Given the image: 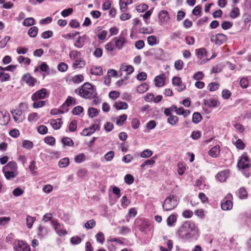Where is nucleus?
I'll return each instance as SVG.
<instances>
[{"label": "nucleus", "mask_w": 251, "mask_h": 251, "mask_svg": "<svg viewBox=\"0 0 251 251\" xmlns=\"http://www.w3.org/2000/svg\"><path fill=\"white\" fill-rule=\"evenodd\" d=\"M10 120V115L6 111H0V125H6Z\"/></svg>", "instance_id": "nucleus-13"}, {"label": "nucleus", "mask_w": 251, "mask_h": 251, "mask_svg": "<svg viewBox=\"0 0 251 251\" xmlns=\"http://www.w3.org/2000/svg\"><path fill=\"white\" fill-rule=\"evenodd\" d=\"M84 80V77L82 75H75L72 78V81L73 82L75 83H79Z\"/></svg>", "instance_id": "nucleus-55"}, {"label": "nucleus", "mask_w": 251, "mask_h": 251, "mask_svg": "<svg viewBox=\"0 0 251 251\" xmlns=\"http://www.w3.org/2000/svg\"><path fill=\"white\" fill-rule=\"evenodd\" d=\"M201 115L198 112H195L192 117V122L195 124H198L201 120Z\"/></svg>", "instance_id": "nucleus-43"}, {"label": "nucleus", "mask_w": 251, "mask_h": 251, "mask_svg": "<svg viewBox=\"0 0 251 251\" xmlns=\"http://www.w3.org/2000/svg\"><path fill=\"white\" fill-rule=\"evenodd\" d=\"M128 104L126 102L118 101L115 102L114 107L117 110L126 109L128 108Z\"/></svg>", "instance_id": "nucleus-20"}, {"label": "nucleus", "mask_w": 251, "mask_h": 251, "mask_svg": "<svg viewBox=\"0 0 251 251\" xmlns=\"http://www.w3.org/2000/svg\"><path fill=\"white\" fill-rule=\"evenodd\" d=\"M15 251H30V247L25 242L18 240L14 247Z\"/></svg>", "instance_id": "nucleus-6"}, {"label": "nucleus", "mask_w": 251, "mask_h": 251, "mask_svg": "<svg viewBox=\"0 0 251 251\" xmlns=\"http://www.w3.org/2000/svg\"><path fill=\"white\" fill-rule=\"evenodd\" d=\"M233 144L239 150H243L245 147V144L240 139L237 140L235 142L233 143Z\"/></svg>", "instance_id": "nucleus-48"}, {"label": "nucleus", "mask_w": 251, "mask_h": 251, "mask_svg": "<svg viewBox=\"0 0 251 251\" xmlns=\"http://www.w3.org/2000/svg\"><path fill=\"white\" fill-rule=\"evenodd\" d=\"M240 14V11L238 8L234 7L231 9L229 16L232 19H235L239 16Z\"/></svg>", "instance_id": "nucleus-38"}, {"label": "nucleus", "mask_w": 251, "mask_h": 251, "mask_svg": "<svg viewBox=\"0 0 251 251\" xmlns=\"http://www.w3.org/2000/svg\"><path fill=\"white\" fill-rule=\"evenodd\" d=\"M48 233V230H47V229L41 226V225H40L39 226H38V236L39 237H40V238H43L44 236H45Z\"/></svg>", "instance_id": "nucleus-29"}, {"label": "nucleus", "mask_w": 251, "mask_h": 251, "mask_svg": "<svg viewBox=\"0 0 251 251\" xmlns=\"http://www.w3.org/2000/svg\"><path fill=\"white\" fill-rule=\"evenodd\" d=\"M39 119V115L38 113L36 112H33L29 114L27 117V120L30 123L36 122Z\"/></svg>", "instance_id": "nucleus-32"}, {"label": "nucleus", "mask_w": 251, "mask_h": 251, "mask_svg": "<svg viewBox=\"0 0 251 251\" xmlns=\"http://www.w3.org/2000/svg\"><path fill=\"white\" fill-rule=\"evenodd\" d=\"M46 95L47 90L45 88H42L33 93L32 95L31 99L33 101L43 99L46 98Z\"/></svg>", "instance_id": "nucleus-8"}, {"label": "nucleus", "mask_w": 251, "mask_h": 251, "mask_svg": "<svg viewBox=\"0 0 251 251\" xmlns=\"http://www.w3.org/2000/svg\"><path fill=\"white\" fill-rule=\"evenodd\" d=\"M23 148L27 150L31 149L33 147V144L32 142L28 140H25L23 141L22 144Z\"/></svg>", "instance_id": "nucleus-57"}, {"label": "nucleus", "mask_w": 251, "mask_h": 251, "mask_svg": "<svg viewBox=\"0 0 251 251\" xmlns=\"http://www.w3.org/2000/svg\"><path fill=\"white\" fill-rule=\"evenodd\" d=\"M94 86L88 82L84 83L81 88L75 90V93L84 99H91L95 94Z\"/></svg>", "instance_id": "nucleus-2"}, {"label": "nucleus", "mask_w": 251, "mask_h": 251, "mask_svg": "<svg viewBox=\"0 0 251 251\" xmlns=\"http://www.w3.org/2000/svg\"><path fill=\"white\" fill-rule=\"evenodd\" d=\"M172 84L176 87L178 91H182L185 88V84L182 83L181 79L178 76H174L172 78Z\"/></svg>", "instance_id": "nucleus-9"}, {"label": "nucleus", "mask_w": 251, "mask_h": 251, "mask_svg": "<svg viewBox=\"0 0 251 251\" xmlns=\"http://www.w3.org/2000/svg\"><path fill=\"white\" fill-rule=\"evenodd\" d=\"M88 113L90 117L93 118L97 116L99 111L96 108L91 107L88 109Z\"/></svg>", "instance_id": "nucleus-50"}, {"label": "nucleus", "mask_w": 251, "mask_h": 251, "mask_svg": "<svg viewBox=\"0 0 251 251\" xmlns=\"http://www.w3.org/2000/svg\"><path fill=\"white\" fill-rule=\"evenodd\" d=\"M179 199L176 196L170 195L166 198L162 207L164 210L170 211L174 209L179 203Z\"/></svg>", "instance_id": "nucleus-3"}, {"label": "nucleus", "mask_w": 251, "mask_h": 251, "mask_svg": "<svg viewBox=\"0 0 251 251\" xmlns=\"http://www.w3.org/2000/svg\"><path fill=\"white\" fill-rule=\"evenodd\" d=\"M96 225V222L94 220H90L85 224V227L87 229H91Z\"/></svg>", "instance_id": "nucleus-59"}, {"label": "nucleus", "mask_w": 251, "mask_h": 251, "mask_svg": "<svg viewBox=\"0 0 251 251\" xmlns=\"http://www.w3.org/2000/svg\"><path fill=\"white\" fill-rule=\"evenodd\" d=\"M85 61L82 58H78L75 60L73 66L74 69L81 68L85 66Z\"/></svg>", "instance_id": "nucleus-19"}, {"label": "nucleus", "mask_w": 251, "mask_h": 251, "mask_svg": "<svg viewBox=\"0 0 251 251\" xmlns=\"http://www.w3.org/2000/svg\"><path fill=\"white\" fill-rule=\"evenodd\" d=\"M90 72L93 75H101L103 73V70L100 66H92L90 68Z\"/></svg>", "instance_id": "nucleus-16"}, {"label": "nucleus", "mask_w": 251, "mask_h": 251, "mask_svg": "<svg viewBox=\"0 0 251 251\" xmlns=\"http://www.w3.org/2000/svg\"><path fill=\"white\" fill-rule=\"evenodd\" d=\"M166 81L165 75L164 74H160L154 78L155 85L156 87H161L165 85Z\"/></svg>", "instance_id": "nucleus-14"}, {"label": "nucleus", "mask_w": 251, "mask_h": 251, "mask_svg": "<svg viewBox=\"0 0 251 251\" xmlns=\"http://www.w3.org/2000/svg\"><path fill=\"white\" fill-rule=\"evenodd\" d=\"M108 96L110 99L115 100L119 97L120 93L117 91H112L109 92Z\"/></svg>", "instance_id": "nucleus-64"}, {"label": "nucleus", "mask_w": 251, "mask_h": 251, "mask_svg": "<svg viewBox=\"0 0 251 251\" xmlns=\"http://www.w3.org/2000/svg\"><path fill=\"white\" fill-rule=\"evenodd\" d=\"M177 167L178 174L180 176L184 174L186 170V167L185 164L182 163H178L177 164Z\"/></svg>", "instance_id": "nucleus-51"}, {"label": "nucleus", "mask_w": 251, "mask_h": 251, "mask_svg": "<svg viewBox=\"0 0 251 251\" xmlns=\"http://www.w3.org/2000/svg\"><path fill=\"white\" fill-rule=\"evenodd\" d=\"M177 220V215L173 214L170 215L167 219V224L169 226H173Z\"/></svg>", "instance_id": "nucleus-22"}, {"label": "nucleus", "mask_w": 251, "mask_h": 251, "mask_svg": "<svg viewBox=\"0 0 251 251\" xmlns=\"http://www.w3.org/2000/svg\"><path fill=\"white\" fill-rule=\"evenodd\" d=\"M38 32V27L36 26H32L29 29L28 34L30 37L34 38L37 36Z\"/></svg>", "instance_id": "nucleus-37"}, {"label": "nucleus", "mask_w": 251, "mask_h": 251, "mask_svg": "<svg viewBox=\"0 0 251 251\" xmlns=\"http://www.w3.org/2000/svg\"><path fill=\"white\" fill-rule=\"evenodd\" d=\"M17 61L20 63H22L24 62L25 64L29 65L30 63V59L28 57H25L23 56H20L17 58Z\"/></svg>", "instance_id": "nucleus-46"}, {"label": "nucleus", "mask_w": 251, "mask_h": 251, "mask_svg": "<svg viewBox=\"0 0 251 251\" xmlns=\"http://www.w3.org/2000/svg\"><path fill=\"white\" fill-rule=\"evenodd\" d=\"M229 176V172L227 170H224L218 173L216 176L217 178L220 182H224L226 181Z\"/></svg>", "instance_id": "nucleus-18"}, {"label": "nucleus", "mask_w": 251, "mask_h": 251, "mask_svg": "<svg viewBox=\"0 0 251 251\" xmlns=\"http://www.w3.org/2000/svg\"><path fill=\"white\" fill-rule=\"evenodd\" d=\"M198 232V228L194 223L185 221L178 229L176 233L179 239L185 242L197 239L199 236Z\"/></svg>", "instance_id": "nucleus-1"}, {"label": "nucleus", "mask_w": 251, "mask_h": 251, "mask_svg": "<svg viewBox=\"0 0 251 251\" xmlns=\"http://www.w3.org/2000/svg\"><path fill=\"white\" fill-rule=\"evenodd\" d=\"M37 131L41 134H45L48 132V128L44 125H41L38 127Z\"/></svg>", "instance_id": "nucleus-61"}, {"label": "nucleus", "mask_w": 251, "mask_h": 251, "mask_svg": "<svg viewBox=\"0 0 251 251\" xmlns=\"http://www.w3.org/2000/svg\"><path fill=\"white\" fill-rule=\"evenodd\" d=\"M113 41L114 42L115 47L119 50H121L123 48L126 42L125 38L122 35H120L119 37H115L113 39Z\"/></svg>", "instance_id": "nucleus-12"}, {"label": "nucleus", "mask_w": 251, "mask_h": 251, "mask_svg": "<svg viewBox=\"0 0 251 251\" xmlns=\"http://www.w3.org/2000/svg\"><path fill=\"white\" fill-rule=\"evenodd\" d=\"M114 156V152L113 151H109L104 155V158L107 161H111Z\"/></svg>", "instance_id": "nucleus-62"}, {"label": "nucleus", "mask_w": 251, "mask_h": 251, "mask_svg": "<svg viewBox=\"0 0 251 251\" xmlns=\"http://www.w3.org/2000/svg\"><path fill=\"white\" fill-rule=\"evenodd\" d=\"M86 159V156L83 153H79L77 155H76L75 158L74 160L76 163H80L81 162H84Z\"/></svg>", "instance_id": "nucleus-41"}, {"label": "nucleus", "mask_w": 251, "mask_h": 251, "mask_svg": "<svg viewBox=\"0 0 251 251\" xmlns=\"http://www.w3.org/2000/svg\"><path fill=\"white\" fill-rule=\"evenodd\" d=\"M148 6L144 3H142L136 7V10L138 12H143L148 9Z\"/></svg>", "instance_id": "nucleus-63"}, {"label": "nucleus", "mask_w": 251, "mask_h": 251, "mask_svg": "<svg viewBox=\"0 0 251 251\" xmlns=\"http://www.w3.org/2000/svg\"><path fill=\"white\" fill-rule=\"evenodd\" d=\"M232 196L231 194H228L221 202V208L224 210H228L232 208Z\"/></svg>", "instance_id": "nucleus-4"}, {"label": "nucleus", "mask_w": 251, "mask_h": 251, "mask_svg": "<svg viewBox=\"0 0 251 251\" xmlns=\"http://www.w3.org/2000/svg\"><path fill=\"white\" fill-rule=\"evenodd\" d=\"M17 165L15 162L10 161L6 166L3 167L2 169L15 172L17 170Z\"/></svg>", "instance_id": "nucleus-17"}, {"label": "nucleus", "mask_w": 251, "mask_h": 251, "mask_svg": "<svg viewBox=\"0 0 251 251\" xmlns=\"http://www.w3.org/2000/svg\"><path fill=\"white\" fill-rule=\"evenodd\" d=\"M209 155L212 157H216L220 154V147L219 146H215L212 148L209 151Z\"/></svg>", "instance_id": "nucleus-23"}, {"label": "nucleus", "mask_w": 251, "mask_h": 251, "mask_svg": "<svg viewBox=\"0 0 251 251\" xmlns=\"http://www.w3.org/2000/svg\"><path fill=\"white\" fill-rule=\"evenodd\" d=\"M251 165V162L248 157L245 154H243L238 161L237 166L239 169H245L249 168Z\"/></svg>", "instance_id": "nucleus-5"}, {"label": "nucleus", "mask_w": 251, "mask_h": 251, "mask_svg": "<svg viewBox=\"0 0 251 251\" xmlns=\"http://www.w3.org/2000/svg\"><path fill=\"white\" fill-rule=\"evenodd\" d=\"M158 16L159 22L161 24L166 23L169 19L168 13L165 10L161 11L159 13Z\"/></svg>", "instance_id": "nucleus-15"}, {"label": "nucleus", "mask_w": 251, "mask_h": 251, "mask_svg": "<svg viewBox=\"0 0 251 251\" xmlns=\"http://www.w3.org/2000/svg\"><path fill=\"white\" fill-rule=\"evenodd\" d=\"M149 89V86L145 83H144L136 88L137 92L140 94H142L146 92Z\"/></svg>", "instance_id": "nucleus-34"}, {"label": "nucleus", "mask_w": 251, "mask_h": 251, "mask_svg": "<svg viewBox=\"0 0 251 251\" xmlns=\"http://www.w3.org/2000/svg\"><path fill=\"white\" fill-rule=\"evenodd\" d=\"M45 142L50 146H52L55 144V139L53 137L47 136L44 139Z\"/></svg>", "instance_id": "nucleus-56"}, {"label": "nucleus", "mask_w": 251, "mask_h": 251, "mask_svg": "<svg viewBox=\"0 0 251 251\" xmlns=\"http://www.w3.org/2000/svg\"><path fill=\"white\" fill-rule=\"evenodd\" d=\"M62 143L65 146H73L74 145L73 140L69 137L63 138L62 139Z\"/></svg>", "instance_id": "nucleus-49"}, {"label": "nucleus", "mask_w": 251, "mask_h": 251, "mask_svg": "<svg viewBox=\"0 0 251 251\" xmlns=\"http://www.w3.org/2000/svg\"><path fill=\"white\" fill-rule=\"evenodd\" d=\"M22 80L29 86H33L37 82V79L32 77L29 74L24 75L22 76Z\"/></svg>", "instance_id": "nucleus-11"}, {"label": "nucleus", "mask_w": 251, "mask_h": 251, "mask_svg": "<svg viewBox=\"0 0 251 251\" xmlns=\"http://www.w3.org/2000/svg\"><path fill=\"white\" fill-rule=\"evenodd\" d=\"M127 115L123 114L119 116L118 119L116 121V124L118 126H122L125 121L127 119Z\"/></svg>", "instance_id": "nucleus-54"}, {"label": "nucleus", "mask_w": 251, "mask_h": 251, "mask_svg": "<svg viewBox=\"0 0 251 251\" xmlns=\"http://www.w3.org/2000/svg\"><path fill=\"white\" fill-rule=\"evenodd\" d=\"M124 179L126 183L130 185L133 183L134 178L132 175L128 174L125 176Z\"/></svg>", "instance_id": "nucleus-53"}, {"label": "nucleus", "mask_w": 251, "mask_h": 251, "mask_svg": "<svg viewBox=\"0 0 251 251\" xmlns=\"http://www.w3.org/2000/svg\"><path fill=\"white\" fill-rule=\"evenodd\" d=\"M237 195L240 199H246L248 197V193L244 188H240L237 192Z\"/></svg>", "instance_id": "nucleus-30"}, {"label": "nucleus", "mask_w": 251, "mask_h": 251, "mask_svg": "<svg viewBox=\"0 0 251 251\" xmlns=\"http://www.w3.org/2000/svg\"><path fill=\"white\" fill-rule=\"evenodd\" d=\"M204 104L210 107H215L217 106V101L213 99L204 100Z\"/></svg>", "instance_id": "nucleus-36"}, {"label": "nucleus", "mask_w": 251, "mask_h": 251, "mask_svg": "<svg viewBox=\"0 0 251 251\" xmlns=\"http://www.w3.org/2000/svg\"><path fill=\"white\" fill-rule=\"evenodd\" d=\"M62 124V123L61 122L60 119L55 120L52 119L50 121V124L51 126L54 129H59L61 126Z\"/></svg>", "instance_id": "nucleus-27"}, {"label": "nucleus", "mask_w": 251, "mask_h": 251, "mask_svg": "<svg viewBox=\"0 0 251 251\" xmlns=\"http://www.w3.org/2000/svg\"><path fill=\"white\" fill-rule=\"evenodd\" d=\"M132 2V0H120L119 2L120 9L123 11H125L126 6L131 4Z\"/></svg>", "instance_id": "nucleus-35"}, {"label": "nucleus", "mask_w": 251, "mask_h": 251, "mask_svg": "<svg viewBox=\"0 0 251 251\" xmlns=\"http://www.w3.org/2000/svg\"><path fill=\"white\" fill-rule=\"evenodd\" d=\"M227 40L226 35L222 33H218L211 37V41L214 42L216 45H221Z\"/></svg>", "instance_id": "nucleus-7"}, {"label": "nucleus", "mask_w": 251, "mask_h": 251, "mask_svg": "<svg viewBox=\"0 0 251 251\" xmlns=\"http://www.w3.org/2000/svg\"><path fill=\"white\" fill-rule=\"evenodd\" d=\"M36 217L27 215L26 218V224L27 227L28 228H31L32 226L33 223L36 221Z\"/></svg>", "instance_id": "nucleus-33"}, {"label": "nucleus", "mask_w": 251, "mask_h": 251, "mask_svg": "<svg viewBox=\"0 0 251 251\" xmlns=\"http://www.w3.org/2000/svg\"><path fill=\"white\" fill-rule=\"evenodd\" d=\"M100 128V126L99 124H95L89 127L84 129L81 134L84 136H89L97 130H99Z\"/></svg>", "instance_id": "nucleus-10"}, {"label": "nucleus", "mask_w": 251, "mask_h": 251, "mask_svg": "<svg viewBox=\"0 0 251 251\" xmlns=\"http://www.w3.org/2000/svg\"><path fill=\"white\" fill-rule=\"evenodd\" d=\"M147 42L151 46L156 45L159 43V41L157 40L156 37L153 35L149 36L147 38Z\"/></svg>", "instance_id": "nucleus-31"}, {"label": "nucleus", "mask_w": 251, "mask_h": 251, "mask_svg": "<svg viewBox=\"0 0 251 251\" xmlns=\"http://www.w3.org/2000/svg\"><path fill=\"white\" fill-rule=\"evenodd\" d=\"M2 172L4 174V176L7 179H10L11 178H14L16 176V175L15 174L14 172L9 171L7 170H4L2 169Z\"/></svg>", "instance_id": "nucleus-42"}, {"label": "nucleus", "mask_w": 251, "mask_h": 251, "mask_svg": "<svg viewBox=\"0 0 251 251\" xmlns=\"http://www.w3.org/2000/svg\"><path fill=\"white\" fill-rule=\"evenodd\" d=\"M34 19L33 18H27L23 22V25L25 26H29L34 24Z\"/></svg>", "instance_id": "nucleus-45"}, {"label": "nucleus", "mask_w": 251, "mask_h": 251, "mask_svg": "<svg viewBox=\"0 0 251 251\" xmlns=\"http://www.w3.org/2000/svg\"><path fill=\"white\" fill-rule=\"evenodd\" d=\"M183 62L182 60L178 59L176 60L174 63L175 68L177 70H180L183 67Z\"/></svg>", "instance_id": "nucleus-52"}, {"label": "nucleus", "mask_w": 251, "mask_h": 251, "mask_svg": "<svg viewBox=\"0 0 251 251\" xmlns=\"http://www.w3.org/2000/svg\"><path fill=\"white\" fill-rule=\"evenodd\" d=\"M204 77V74L202 72L199 71L196 73L193 76V78L195 80H200L202 79Z\"/></svg>", "instance_id": "nucleus-60"}, {"label": "nucleus", "mask_w": 251, "mask_h": 251, "mask_svg": "<svg viewBox=\"0 0 251 251\" xmlns=\"http://www.w3.org/2000/svg\"><path fill=\"white\" fill-rule=\"evenodd\" d=\"M80 52L76 50H73L70 51L69 56L70 58L72 60H75L76 59H78V58L80 57Z\"/></svg>", "instance_id": "nucleus-39"}, {"label": "nucleus", "mask_w": 251, "mask_h": 251, "mask_svg": "<svg viewBox=\"0 0 251 251\" xmlns=\"http://www.w3.org/2000/svg\"><path fill=\"white\" fill-rule=\"evenodd\" d=\"M195 51L197 57L200 60H201L206 56V51L204 48L196 49Z\"/></svg>", "instance_id": "nucleus-24"}, {"label": "nucleus", "mask_w": 251, "mask_h": 251, "mask_svg": "<svg viewBox=\"0 0 251 251\" xmlns=\"http://www.w3.org/2000/svg\"><path fill=\"white\" fill-rule=\"evenodd\" d=\"M86 35L79 36L77 40L74 43V46L77 48H81L84 45V39Z\"/></svg>", "instance_id": "nucleus-28"}, {"label": "nucleus", "mask_w": 251, "mask_h": 251, "mask_svg": "<svg viewBox=\"0 0 251 251\" xmlns=\"http://www.w3.org/2000/svg\"><path fill=\"white\" fill-rule=\"evenodd\" d=\"M10 220V218L9 217H0V226H5L9 222Z\"/></svg>", "instance_id": "nucleus-58"}, {"label": "nucleus", "mask_w": 251, "mask_h": 251, "mask_svg": "<svg viewBox=\"0 0 251 251\" xmlns=\"http://www.w3.org/2000/svg\"><path fill=\"white\" fill-rule=\"evenodd\" d=\"M120 70L121 71L126 72L127 75H130L133 72L134 68L131 65H126L124 63L121 65Z\"/></svg>", "instance_id": "nucleus-21"}, {"label": "nucleus", "mask_w": 251, "mask_h": 251, "mask_svg": "<svg viewBox=\"0 0 251 251\" xmlns=\"http://www.w3.org/2000/svg\"><path fill=\"white\" fill-rule=\"evenodd\" d=\"M12 115L14 121L17 123L20 122V118L22 115V111L19 109H15L12 111Z\"/></svg>", "instance_id": "nucleus-25"}, {"label": "nucleus", "mask_w": 251, "mask_h": 251, "mask_svg": "<svg viewBox=\"0 0 251 251\" xmlns=\"http://www.w3.org/2000/svg\"><path fill=\"white\" fill-rule=\"evenodd\" d=\"M190 111L188 109H184L182 107L177 108L176 111V114L178 115H182L184 117L188 116L190 114Z\"/></svg>", "instance_id": "nucleus-26"}, {"label": "nucleus", "mask_w": 251, "mask_h": 251, "mask_svg": "<svg viewBox=\"0 0 251 251\" xmlns=\"http://www.w3.org/2000/svg\"><path fill=\"white\" fill-rule=\"evenodd\" d=\"M152 155V151L149 149L144 150L140 154V156L142 158H148Z\"/></svg>", "instance_id": "nucleus-47"}, {"label": "nucleus", "mask_w": 251, "mask_h": 251, "mask_svg": "<svg viewBox=\"0 0 251 251\" xmlns=\"http://www.w3.org/2000/svg\"><path fill=\"white\" fill-rule=\"evenodd\" d=\"M69 165V159L68 157L64 158L61 159L58 162V165L60 167L64 168Z\"/></svg>", "instance_id": "nucleus-44"}, {"label": "nucleus", "mask_w": 251, "mask_h": 251, "mask_svg": "<svg viewBox=\"0 0 251 251\" xmlns=\"http://www.w3.org/2000/svg\"><path fill=\"white\" fill-rule=\"evenodd\" d=\"M167 122L172 126L176 125L178 122V118L177 116L170 115L167 119Z\"/></svg>", "instance_id": "nucleus-40"}]
</instances>
